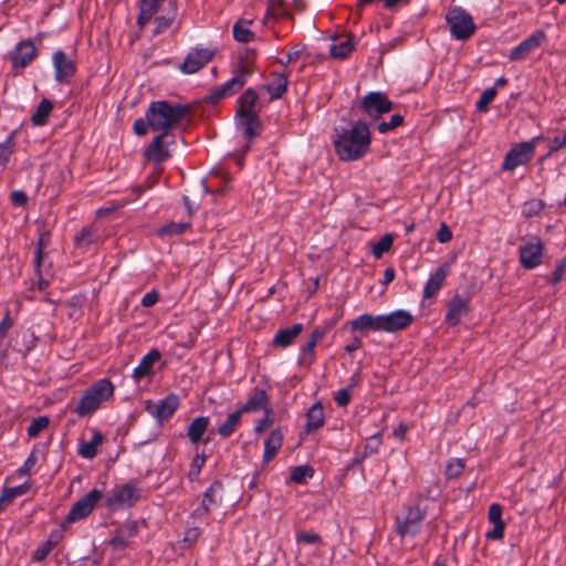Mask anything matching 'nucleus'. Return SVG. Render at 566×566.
Masks as SVG:
<instances>
[{
    "label": "nucleus",
    "instance_id": "f257e3e1",
    "mask_svg": "<svg viewBox=\"0 0 566 566\" xmlns=\"http://www.w3.org/2000/svg\"><path fill=\"white\" fill-rule=\"evenodd\" d=\"M333 144L340 160L361 158L369 149L370 133L366 123L358 120L350 128H335Z\"/></svg>",
    "mask_w": 566,
    "mask_h": 566
},
{
    "label": "nucleus",
    "instance_id": "f03ea898",
    "mask_svg": "<svg viewBox=\"0 0 566 566\" xmlns=\"http://www.w3.org/2000/svg\"><path fill=\"white\" fill-rule=\"evenodd\" d=\"M189 112V107L181 104H170L167 101L151 102L145 117L148 126L160 133L170 130L180 125L182 118Z\"/></svg>",
    "mask_w": 566,
    "mask_h": 566
},
{
    "label": "nucleus",
    "instance_id": "7ed1b4c3",
    "mask_svg": "<svg viewBox=\"0 0 566 566\" xmlns=\"http://www.w3.org/2000/svg\"><path fill=\"white\" fill-rule=\"evenodd\" d=\"M114 394L113 384L104 378L93 384L80 398L75 412L84 417L99 408L103 401Z\"/></svg>",
    "mask_w": 566,
    "mask_h": 566
},
{
    "label": "nucleus",
    "instance_id": "20e7f679",
    "mask_svg": "<svg viewBox=\"0 0 566 566\" xmlns=\"http://www.w3.org/2000/svg\"><path fill=\"white\" fill-rule=\"evenodd\" d=\"M424 517L426 512L419 505L406 506L396 515L394 531L401 539L413 537L421 531Z\"/></svg>",
    "mask_w": 566,
    "mask_h": 566
},
{
    "label": "nucleus",
    "instance_id": "39448f33",
    "mask_svg": "<svg viewBox=\"0 0 566 566\" xmlns=\"http://www.w3.org/2000/svg\"><path fill=\"white\" fill-rule=\"evenodd\" d=\"M249 75L250 71L248 66L239 64L233 71L232 77L220 86L212 88L210 93L205 97V101L216 105L223 98L233 95L244 86Z\"/></svg>",
    "mask_w": 566,
    "mask_h": 566
},
{
    "label": "nucleus",
    "instance_id": "423d86ee",
    "mask_svg": "<svg viewBox=\"0 0 566 566\" xmlns=\"http://www.w3.org/2000/svg\"><path fill=\"white\" fill-rule=\"evenodd\" d=\"M451 35L457 40H467L475 31L472 17L462 8H452L446 14Z\"/></svg>",
    "mask_w": 566,
    "mask_h": 566
},
{
    "label": "nucleus",
    "instance_id": "0eeeda50",
    "mask_svg": "<svg viewBox=\"0 0 566 566\" xmlns=\"http://www.w3.org/2000/svg\"><path fill=\"white\" fill-rule=\"evenodd\" d=\"M542 137H535L531 142L514 145L505 155L502 168L514 170L516 167L527 164L534 156L535 143Z\"/></svg>",
    "mask_w": 566,
    "mask_h": 566
},
{
    "label": "nucleus",
    "instance_id": "6e6552de",
    "mask_svg": "<svg viewBox=\"0 0 566 566\" xmlns=\"http://www.w3.org/2000/svg\"><path fill=\"white\" fill-rule=\"evenodd\" d=\"M544 249L543 240L539 237H533L518 248L520 264L527 270L538 266L543 260Z\"/></svg>",
    "mask_w": 566,
    "mask_h": 566
},
{
    "label": "nucleus",
    "instance_id": "1a4fd4ad",
    "mask_svg": "<svg viewBox=\"0 0 566 566\" xmlns=\"http://www.w3.org/2000/svg\"><path fill=\"white\" fill-rule=\"evenodd\" d=\"M139 499V490L127 483L114 488L106 497V506L112 510L132 507Z\"/></svg>",
    "mask_w": 566,
    "mask_h": 566
},
{
    "label": "nucleus",
    "instance_id": "9d476101",
    "mask_svg": "<svg viewBox=\"0 0 566 566\" xmlns=\"http://www.w3.org/2000/svg\"><path fill=\"white\" fill-rule=\"evenodd\" d=\"M360 107L368 117L377 119L381 115L389 113L394 107V103L382 92H369L363 97Z\"/></svg>",
    "mask_w": 566,
    "mask_h": 566
},
{
    "label": "nucleus",
    "instance_id": "9b49d317",
    "mask_svg": "<svg viewBox=\"0 0 566 566\" xmlns=\"http://www.w3.org/2000/svg\"><path fill=\"white\" fill-rule=\"evenodd\" d=\"M102 497L103 492L101 490L93 489L73 504L65 517V521L67 523H74L87 517Z\"/></svg>",
    "mask_w": 566,
    "mask_h": 566
},
{
    "label": "nucleus",
    "instance_id": "f8f14e48",
    "mask_svg": "<svg viewBox=\"0 0 566 566\" xmlns=\"http://www.w3.org/2000/svg\"><path fill=\"white\" fill-rule=\"evenodd\" d=\"M175 143V135L171 133H160L145 149L144 156L147 160L160 164L170 157L168 146Z\"/></svg>",
    "mask_w": 566,
    "mask_h": 566
},
{
    "label": "nucleus",
    "instance_id": "ddd939ff",
    "mask_svg": "<svg viewBox=\"0 0 566 566\" xmlns=\"http://www.w3.org/2000/svg\"><path fill=\"white\" fill-rule=\"evenodd\" d=\"M223 501V485L220 481H213L202 495L201 504L192 513V516L203 517L216 510Z\"/></svg>",
    "mask_w": 566,
    "mask_h": 566
},
{
    "label": "nucleus",
    "instance_id": "4468645a",
    "mask_svg": "<svg viewBox=\"0 0 566 566\" xmlns=\"http://www.w3.org/2000/svg\"><path fill=\"white\" fill-rule=\"evenodd\" d=\"M179 406L178 397L174 394L166 396L164 399L153 402H146V410L158 421L169 419Z\"/></svg>",
    "mask_w": 566,
    "mask_h": 566
},
{
    "label": "nucleus",
    "instance_id": "2eb2a0df",
    "mask_svg": "<svg viewBox=\"0 0 566 566\" xmlns=\"http://www.w3.org/2000/svg\"><path fill=\"white\" fill-rule=\"evenodd\" d=\"M52 62L55 72V80L59 83H69L70 78L74 76L76 66L64 51L57 50L52 56Z\"/></svg>",
    "mask_w": 566,
    "mask_h": 566
},
{
    "label": "nucleus",
    "instance_id": "dca6fc26",
    "mask_svg": "<svg viewBox=\"0 0 566 566\" xmlns=\"http://www.w3.org/2000/svg\"><path fill=\"white\" fill-rule=\"evenodd\" d=\"M545 33L542 30L535 31L532 35L522 41L517 46L510 51V61H521L527 57L534 50L539 48L545 40Z\"/></svg>",
    "mask_w": 566,
    "mask_h": 566
},
{
    "label": "nucleus",
    "instance_id": "f3484780",
    "mask_svg": "<svg viewBox=\"0 0 566 566\" xmlns=\"http://www.w3.org/2000/svg\"><path fill=\"white\" fill-rule=\"evenodd\" d=\"M413 321L412 315L405 310H397L389 314L381 315L382 332L395 333L407 328Z\"/></svg>",
    "mask_w": 566,
    "mask_h": 566
},
{
    "label": "nucleus",
    "instance_id": "a211bd4d",
    "mask_svg": "<svg viewBox=\"0 0 566 566\" xmlns=\"http://www.w3.org/2000/svg\"><path fill=\"white\" fill-rule=\"evenodd\" d=\"M212 56L213 52L208 49H196L186 56L180 70L185 74H193L202 69Z\"/></svg>",
    "mask_w": 566,
    "mask_h": 566
},
{
    "label": "nucleus",
    "instance_id": "6ab92c4d",
    "mask_svg": "<svg viewBox=\"0 0 566 566\" xmlns=\"http://www.w3.org/2000/svg\"><path fill=\"white\" fill-rule=\"evenodd\" d=\"M36 54L35 46L31 40H25L15 45L10 53V60L14 69L25 67Z\"/></svg>",
    "mask_w": 566,
    "mask_h": 566
},
{
    "label": "nucleus",
    "instance_id": "aec40b11",
    "mask_svg": "<svg viewBox=\"0 0 566 566\" xmlns=\"http://www.w3.org/2000/svg\"><path fill=\"white\" fill-rule=\"evenodd\" d=\"M237 127L242 129L243 137L248 140H252L260 136L262 130V124L259 118V114H243L235 113Z\"/></svg>",
    "mask_w": 566,
    "mask_h": 566
},
{
    "label": "nucleus",
    "instance_id": "412c9836",
    "mask_svg": "<svg viewBox=\"0 0 566 566\" xmlns=\"http://www.w3.org/2000/svg\"><path fill=\"white\" fill-rule=\"evenodd\" d=\"M470 311L469 301L454 295L448 303L444 321L452 326L458 325L461 318Z\"/></svg>",
    "mask_w": 566,
    "mask_h": 566
},
{
    "label": "nucleus",
    "instance_id": "4be33fe9",
    "mask_svg": "<svg viewBox=\"0 0 566 566\" xmlns=\"http://www.w3.org/2000/svg\"><path fill=\"white\" fill-rule=\"evenodd\" d=\"M353 331L382 332L381 315L361 314L350 323Z\"/></svg>",
    "mask_w": 566,
    "mask_h": 566
},
{
    "label": "nucleus",
    "instance_id": "5701e85b",
    "mask_svg": "<svg viewBox=\"0 0 566 566\" xmlns=\"http://www.w3.org/2000/svg\"><path fill=\"white\" fill-rule=\"evenodd\" d=\"M164 10L166 12L165 14L155 18V35L163 33L171 27L178 13L177 0H169L167 2V7Z\"/></svg>",
    "mask_w": 566,
    "mask_h": 566
},
{
    "label": "nucleus",
    "instance_id": "b1692460",
    "mask_svg": "<svg viewBox=\"0 0 566 566\" xmlns=\"http://www.w3.org/2000/svg\"><path fill=\"white\" fill-rule=\"evenodd\" d=\"M160 357L161 354L158 349H151L142 358L139 364L133 370V378L138 381L142 378L148 376L151 373L154 365L160 359Z\"/></svg>",
    "mask_w": 566,
    "mask_h": 566
},
{
    "label": "nucleus",
    "instance_id": "393cba45",
    "mask_svg": "<svg viewBox=\"0 0 566 566\" xmlns=\"http://www.w3.org/2000/svg\"><path fill=\"white\" fill-rule=\"evenodd\" d=\"M269 403V397L264 389L255 388L248 400L239 408L243 413L256 412L265 409Z\"/></svg>",
    "mask_w": 566,
    "mask_h": 566
},
{
    "label": "nucleus",
    "instance_id": "a878e982",
    "mask_svg": "<svg viewBox=\"0 0 566 566\" xmlns=\"http://www.w3.org/2000/svg\"><path fill=\"white\" fill-rule=\"evenodd\" d=\"M303 332V324L296 323L291 327L280 329L274 338L273 345L285 348Z\"/></svg>",
    "mask_w": 566,
    "mask_h": 566
},
{
    "label": "nucleus",
    "instance_id": "bb28decb",
    "mask_svg": "<svg viewBox=\"0 0 566 566\" xmlns=\"http://www.w3.org/2000/svg\"><path fill=\"white\" fill-rule=\"evenodd\" d=\"M283 443V434L280 429H274L264 442L263 462L269 463L281 449Z\"/></svg>",
    "mask_w": 566,
    "mask_h": 566
},
{
    "label": "nucleus",
    "instance_id": "cd10ccee",
    "mask_svg": "<svg viewBox=\"0 0 566 566\" xmlns=\"http://www.w3.org/2000/svg\"><path fill=\"white\" fill-rule=\"evenodd\" d=\"M104 441V436L99 430H93V437L90 441H81L78 444V454L87 460H92L97 454V447Z\"/></svg>",
    "mask_w": 566,
    "mask_h": 566
},
{
    "label": "nucleus",
    "instance_id": "c85d7f7f",
    "mask_svg": "<svg viewBox=\"0 0 566 566\" xmlns=\"http://www.w3.org/2000/svg\"><path fill=\"white\" fill-rule=\"evenodd\" d=\"M164 0H140L137 24L144 28L157 13Z\"/></svg>",
    "mask_w": 566,
    "mask_h": 566
},
{
    "label": "nucleus",
    "instance_id": "c756f323",
    "mask_svg": "<svg viewBox=\"0 0 566 566\" xmlns=\"http://www.w3.org/2000/svg\"><path fill=\"white\" fill-rule=\"evenodd\" d=\"M447 276V271L444 266H439L434 273L430 275L428 279L424 289H423V297L429 298L433 296L442 286Z\"/></svg>",
    "mask_w": 566,
    "mask_h": 566
},
{
    "label": "nucleus",
    "instance_id": "7c9ffc66",
    "mask_svg": "<svg viewBox=\"0 0 566 566\" xmlns=\"http://www.w3.org/2000/svg\"><path fill=\"white\" fill-rule=\"evenodd\" d=\"M324 424V409L321 402L314 403L306 412L305 430L307 432L317 430Z\"/></svg>",
    "mask_w": 566,
    "mask_h": 566
},
{
    "label": "nucleus",
    "instance_id": "2f4dec72",
    "mask_svg": "<svg viewBox=\"0 0 566 566\" xmlns=\"http://www.w3.org/2000/svg\"><path fill=\"white\" fill-rule=\"evenodd\" d=\"M243 412L240 409H237L232 413H230L227 419L220 423L218 427V434L222 438H229L232 433L239 428L241 424Z\"/></svg>",
    "mask_w": 566,
    "mask_h": 566
},
{
    "label": "nucleus",
    "instance_id": "473e14b6",
    "mask_svg": "<svg viewBox=\"0 0 566 566\" xmlns=\"http://www.w3.org/2000/svg\"><path fill=\"white\" fill-rule=\"evenodd\" d=\"M256 102L258 94L252 88H248L238 99L237 113L259 114Z\"/></svg>",
    "mask_w": 566,
    "mask_h": 566
},
{
    "label": "nucleus",
    "instance_id": "72a5a7b5",
    "mask_svg": "<svg viewBox=\"0 0 566 566\" xmlns=\"http://www.w3.org/2000/svg\"><path fill=\"white\" fill-rule=\"evenodd\" d=\"M208 426H209L208 417L201 416V417L195 418L188 427L187 436H188L189 440L192 443H198L202 439V436L205 434V432L207 431Z\"/></svg>",
    "mask_w": 566,
    "mask_h": 566
},
{
    "label": "nucleus",
    "instance_id": "f704fd0d",
    "mask_svg": "<svg viewBox=\"0 0 566 566\" xmlns=\"http://www.w3.org/2000/svg\"><path fill=\"white\" fill-rule=\"evenodd\" d=\"M52 109H53L52 102L50 99H48V98H43L39 103L35 113L32 115L31 123L34 126H43V125H45L50 114L52 113Z\"/></svg>",
    "mask_w": 566,
    "mask_h": 566
},
{
    "label": "nucleus",
    "instance_id": "c9c22d12",
    "mask_svg": "<svg viewBox=\"0 0 566 566\" xmlns=\"http://www.w3.org/2000/svg\"><path fill=\"white\" fill-rule=\"evenodd\" d=\"M268 92L272 99L280 98L287 88V76L285 74H276L273 83L268 84Z\"/></svg>",
    "mask_w": 566,
    "mask_h": 566
},
{
    "label": "nucleus",
    "instance_id": "e433bc0d",
    "mask_svg": "<svg viewBox=\"0 0 566 566\" xmlns=\"http://www.w3.org/2000/svg\"><path fill=\"white\" fill-rule=\"evenodd\" d=\"M251 21L239 20L233 25V36L238 42L248 43L253 39V32L249 29Z\"/></svg>",
    "mask_w": 566,
    "mask_h": 566
},
{
    "label": "nucleus",
    "instance_id": "4c0bfd02",
    "mask_svg": "<svg viewBox=\"0 0 566 566\" xmlns=\"http://www.w3.org/2000/svg\"><path fill=\"white\" fill-rule=\"evenodd\" d=\"M28 490L29 486L24 484L4 489L0 495V509L11 504L15 497L23 495Z\"/></svg>",
    "mask_w": 566,
    "mask_h": 566
},
{
    "label": "nucleus",
    "instance_id": "58836bf2",
    "mask_svg": "<svg viewBox=\"0 0 566 566\" xmlns=\"http://www.w3.org/2000/svg\"><path fill=\"white\" fill-rule=\"evenodd\" d=\"M353 50L352 41L349 39L338 40L333 42L329 48V53L332 57L335 59H344Z\"/></svg>",
    "mask_w": 566,
    "mask_h": 566
},
{
    "label": "nucleus",
    "instance_id": "ea45409f",
    "mask_svg": "<svg viewBox=\"0 0 566 566\" xmlns=\"http://www.w3.org/2000/svg\"><path fill=\"white\" fill-rule=\"evenodd\" d=\"M95 241V231L92 227H85L75 237L74 242L77 248H87Z\"/></svg>",
    "mask_w": 566,
    "mask_h": 566
},
{
    "label": "nucleus",
    "instance_id": "a19ab883",
    "mask_svg": "<svg viewBox=\"0 0 566 566\" xmlns=\"http://www.w3.org/2000/svg\"><path fill=\"white\" fill-rule=\"evenodd\" d=\"M266 17L272 18H286L289 17V12L285 8L283 0H269Z\"/></svg>",
    "mask_w": 566,
    "mask_h": 566
},
{
    "label": "nucleus",
    "instance_id": "79ce46f5",
    "mask_svg": "<svg viewBox=\"0 0 566 566\" xmlns=\"http://www.w3.org/2000/svg\"><path fill=\"white\" fill-rule=\"evenodd\" d=\"M465 467L463 459H451L444 470L447 479H457L461 475Z\"/></svg>",
    "mask_w": 566,
    "mask_h": 566
},
{
    "label": "nucleus",
    "instance_id": "37998d69",
    "mask_svg": "<svg viewBox=\"0 0 566 566\" xmlns=\"http://www.w3.org/2000/svg\"><path fill=\"white\" fill-rule=\"evenodd\" d=\"M545 203L539 199H531L523 205L522 214L525 218L538 216L544 209Z\"/></svg>",
    "mask_w": 566,
    "mask_h": 566
},
{
    "label": "nucleus",
    "instance_id": "c03bdc74",
    "mask_svg": "<svg viewBox=\"0 0 566 566\" xmlns=\"http://www.w3.org/2000/svg\"><path fill=\"white\" fill-rule=\"evenodd\" d=\"M49 423L50 419L46 416H41L33 419L27 429L28 436L30 438L38 437L41 431L48 428Z\"/></svg>",
    "mask_w": 566,
    "mask_h": 566
},
{
    "label": "nucleus",
    "instance_id": "a18cd8bd",
    "mask_svg": "<svg viewBox=\"0 0 566 566\" xmlns=\"http://www.w3.org/2000/svg\"><path fill=\"white\" fill-rule=\"evenodd\" d=\"M314 470L310 465L295 467L291 473V481L297 484L305 482L306 478H311Z\"/></svg>",
    "mask_w": 566,
    "mask_h": 566
},
{
    "label": "nucleus",
    "instance_id": "49530a36",
    "mask_svg": "<svg viewBox=\"0 0 566 566\" xmlns=\"http://www.w3.org/2000/svg\"><path fill=\"white\" fill-rule=\"evenodd\" d=\"M392 245L391 234H385L381 239L376 242L371 248V253L376 259H379L385 252H387Z\"/></svg>",
    "mask_w": 566,
    "mask_h": 566
},
{
    "label": "nucleus",
    "instance_id": "de8ad7c7",
    "mask_svg": "<svg viewBox=\"0 0 566 566\" xmlns=\"http://www.w3.org/2000/svg\"><path fill=\"white\" fill-rule=\"evenodd\" d=\"M403 123V116L400 114H394L388 122H381L378 124V132L380 134H387L390 130L396 129Z\"/></svg>",
    "mask_w": 566,
    "mask_h": 566
},
{
    "label": "nucleus",
    "instance_id": "09e8293b",
    "mask_svg": "<svg viewBox=\"0 0 566 566\" xmlns=\"http://www.w3.org/2000/svg\"><path fill=\"white\" fill-rule=\"evenodd\" d=\"M190 228L189 222H171L159 230L160 234H181Z\"/></svg>",
    "mask_w": 566,
    "mask_h": 566
},
{
    "label": "nucleus",
    "instance_id": "8fccbe9b",
    "mask_svg": "<svg viewBox=\"0 0 566 566\" xmlns=\"http://www.w3.org/2000/svg\"><path fill=\"white\" fill-rule=\"evenodd\" d=\"M495 95H496V91L494 87H490V88L485 90L481 94L479 101L476 102V105H475L476 109L480 112L486 111L489 104L494 99Z\"/></svg>",
    "mask_w": 566,
    "mask_h": 566
},
{
    "label": "nucleus",
    "instance_id": "3c124183",
    "mask_svg": "<svg viewBox=\"0 0 566 566\" xmlns=\"http://www.w3.org/2000/svg\"><path fill=\"white\" fill-rule=\"evenodd\" d=\"M354 377L352 378V384L347 388H343L338 390L335 395V401L339 407H345L350 401V390L355 386Z\"/></svg>",
    "mask_w": 566,
    "mask_h": 566
},
{
    "label": "nucleus",
    "instance_id": "603ef678",
    "mask_svg": "<svg viewBox=\"0 0 566 566\" xmlns=\"http://www.w3.org/2000/svg\"><path fill=\"white\" fill-rule=\"evenodd\" d=\"M14 142L12 138H7L4 143L0 144V165H6L12 153H13Z\"/></svg>",
    "mask_w": 566,
    "mask_h": 566
},
{
    "label": "nucleus",
    "instance_id": "864d4df0",
    "mask_svg": "<svg viewBox=\"0 0 566 566\" xmlns=\"http://www.w3.org/2000/svg\"><path fill=\"white\" fill-rule=\"evenodd\" d=\"M488 518L492 524H503L502 506L497 503L491 504L489 507Z\"/></svg>",
    "mask_w": 566,
    "mask_h": 566
},
{
    "label": "nucleus",
    "instance_id": "5fc2aeb1",
    "mask_svg": "<svg viewBox=\"0 0 566 566\" xmlns=\"http://www.w3.org/2000/svg\"><path fill=\"white\" fill-rule=\"evenodd\" d=\"M206 462V455L205 454H197L192 461L191 467L189 471V478L193 479L199 475L201 468L203 467Z\"/></svg>",
    "mask_w": 566,
    "mask_h": 566
},
{
    "label": "nucleus",
    "instance_id": "6e6d98bb",
    "mask_svg": "<svg viewBox=\"0 0 566 566\" xmlns=\"http://www.w3.org/2000/svg\"><path fill=\"white\" fill-rule=\"evenodd\" d=\"M296 541L304 544H316L321 542V536L313 532H302L296 535Z\"/></svg>",
    "mask_w": 566,
    "mask_h": 566
},
{
    "label": "nucleus",
    "instance_id": "4d7b16f0",
    "mask_svg": "<svg viewBox=\"0 0 566 566\" xmlns=\"http://www.w3.org/2000/svg\"><path fill=\"white\" fill-rule=\"evenodd\" d=\"M272 422H273L272 412L270 410H266L264 417L255 426V428H254L255 432L261 433V432L268 430L270 428V426L272 424Z\"/></svg>",
    "mask_w": 566,
    "mask_h": 566
},
{
    "label": "nucleus",
    "instance_id": "13d9d810",
    "mask_svg": "<svg viewBox=\"0 0 566 566\" xmlns=\"http://www.w3.org/2000/svg\"><path fill=\"white\" fill-rule=\"evenodd\" d=\"M566 268V255L556 264L553 272L552 283L557 284L562 281Z\"/></svg>",
    "mask_w": 566,
    "mask_h": 566
},
{
    "label": "nucleus",
    "instance_id": "bf43d9fd",
    "mask_svg": "<svg viewBox=\"0 0 566 566\" xmlns=\"http://www.w3.org/2000/svg\"><path fill=\"white\" fill-rule=\"evenodd\" d=\"M10 199H11V202L18 207H23L28 202V196L25 195V192H23L21 190L12 191L10 195Z\"/></svg>",
    "mask_w": 566,
    "mask_h": 566
},
{
    "label": "nucleus",
    "instance_id": "052dcab7",
    "mask_svg": "<svg viewBox=\"0 0 566 566\" xmlns=\"http://www.w3.org/2000/svg\"><path fill=\"white\" fill-rule=\"evenodd\" d=\"M316 345L317 344L314 340H311L310 338H307L305 344L301 348V354L304 357L307 355L310 356V363H312L314 360Z\"/></svg>",
    "mask_w": 566,
    "mask_h": 566
},
{
    "label": "nucleus",
    "instance_id": "680f3d73",
    "mask_svg": "<svg viewBox=\"0 0 566 566\" xmlns=\"http://www.w3.org/2000/svg\"><path fill=\"white\" fill-rule=\"evenodd\" d=\"M303 50H304V46L296 45L293 51H291L286 54V60L285 61L280 60V63L283 65H287V64L296 62L298 60L300 55L302 54Z\"/></svg>",
    "mask_w": 566,
    "mask_h": 566
},
{
    "label": "nucleus",
    "instance_id": "e2e57ef3",
    "mask_svg": "<svg viewBox=\"0 0 566 566\" xmlns=\"http://www.w3.org/2000/svg\"><path fill=\"white\" fill-rule=\"evenodd\" d=\"M452 239V232L446 223H441L438 232L437 240L441 243L449 242Z\"/></svg>",
    "mask_w": 566,
    "mask_h": 566
},
{
    "label": "nucleus",
    "instance_id": "0e129e2a",
    "mask_svg": "<svg viewBox=\"0 0 566 566\" xmlns=\"http://www.w3.org/2000/svg\"><path fill=\"white\" fill-rule=\"evenodd\" d=\"M505 523L493 524V528L486 533L489 539H501L504 535Z\"/></svg>",
    "mask_w": 566,
    "mask_h": 566
},
{
    "label": "nucleus",
    "instance_id": "69168bd1",
    "mask_svg": "<svg viewBox=\"0 0 566 566\" xmlns=\"http://www.w3.org/2000/svg\"><path fill=\"white\" fill-rule=\"evenodd\" d=\"M119 530L129 538L137 534L138 525L136 521H127Z\"/></svg>",
    "mask_w": 566,
    "mask_h": 566
},
{
    "label": "nucleus",
    "instance_id": "338daca9",
    "mask_svg": "<svg viewBox=\"0 0 566 566\" xmlns=\"http://www.w3.org/2000/svg\"><path fill=\"white\" fill-rule=\"evenodd\" d=\"M201 532L199 527H190L186 531L184 542L192 545L199 538Z\"/></svg>",
    "mask_w": 566,
    "mask_h": 566
},
{
    "label": "nucleus",
    "instance_id": "774afa93",
    "mask_svg": "<svg viewBox=\"0 0 566 566\" xmlns=\"http://www.w3.org/2000/svg\"><path fill=\"white\" fill-rule=\"evenodd\" d=\"M566 145V133H563L558 136H556L554 139L549 143V153L557 151L562 147Z\"/></svg>",
    "mask_w": 566,
    "mask_h": 566
}]
</instances>
